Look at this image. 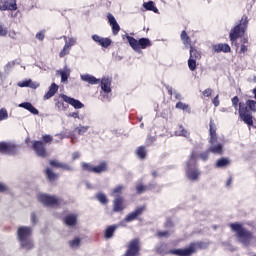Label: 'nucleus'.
Segmentation results:
<instances>
[{"instance_id":"nucleus-26","label":"nucleus","mask_w":256,"mask_h":256,"mask_svg":"<svg viewBox=\"0 0 256 256\" xmlns=\"http://www.w3.org/2000/svg\"><path fill=\"white\" fill-rule=\"evenodd\" d=\"M18 87H30L31 89H37V87H39V84L29 79L22 82H18Z\"/></svg>"},{"instance_id":"nucleus-5","label":"nucleus","mask_w":256,"mask_h":256,"mask_svg":"<svg viewBox=\"0 0 256 256\" xmlns=\"http://www.w3.org/2000/svg\"><path fill=\"white\" fill-rule=\"evenodd\" d=\"M126 39L130 45V47H132V49L134 51H137L139 53V51H141V49H147V47H151V40H149L148 38H141L139 40L135 39L132 36H126Z\"/></svg>"},{"instance_id":"nucleus-2","label":"nucleus","mask_w":256,"mask_h":256,"mask_svg":"<svg viewBox=\"0 0 256 256\" xmlns=\"http://www.w3.org/2000/svg\"><path fill=\"white\" fill-rule=\"evenodd\" d=\"M17 235L22 249H26V251L33 249V240H31L33 229H31V227L20 226L17 230Z\"/></svg>"},{"instance_id":"nucleus-17","label":"nucleus","mask_w":256,"mask_h":256,"mask_svg":"<svg viewBox=\"0 0 256 256\" xmlns=\"http://www.w3.org/2000/svg\"><path fill=\"white\" fill-rule=\"evenodd\" d=\"M144 211H145V206H141L137 208L134 212L126 216L125 221H127V223L131 221H135V219H137L140 215H143Z\"/></svg>"},{"instance_id":"nucleus-57","label":"nucleus","mask_w":256,"mask_h":256,"mask_svg":"<svg viewBox=\"0 0 256 256\" xmlns=\"http://www.w3.org/2000/svg\"><path fill=\"white\" fill-rule=\"evenodd\" d=\"M195 160H196V156H195V154H192L191 155V158H190V160H189V162H188V167L191 165V163H195Z\"/></svg>"},{"instance_id":"nucleus-7","label":"nucleus","mask_w":256,"mask_h":256,"mask_svg":"<svg viewBox=\"0 0 256 256\" xmlns=\"http://www.w3.org/2000/svg\"><path fill=\"white\" fill-rule=\"evenodd\" d=\"M38 201L43 203V205H47L48 207H57L61 205L63 199L57 198L56 196H49L47 194L38 195Z\"/></svg>"},{"instance_id":"nucleus-36","label":"nucleus","mask_w":256,"mask_h":256,"mask_svg":"<svg viewBox=\"0 0 256 256\" xmlns=\"http://www.w3.org/2000/svg\"><path fill=\"white\" fill-rule=\"evenodd\" d=\"M176 109H181L182 111H187L188 113H191V108H189V105L183 102H178L176 104Z\"/></svg>"},{"instance_id":"nucleus-25","label":"nucleus","mask_w":256,"mask_h":256,"mask_svg":"<svg viewBox=\"0 0 256 256\" xmlns=\"http://www.w3.org/2000/svg\"><path fill=\"white\" fill-rule=\"evenodd\" d=\"M65 225H68L69 227H73L77 225V215L70 214L64 218Z\"/></svg>"},{"instance_id":"nucleus-32","label":"nucleus","mask_w":256,"mask_h":256,"mask_svg":"<svg viewBox=\"0 0 256 256\" xmlns=\"http://www.w3.org/2000/svg\"><path fill=\"white\" fill-rule=\"evenodd\" d=\"M143 7L147 10V11H154V13H157V11H159L157 9V7H155V3L153 1H149L147 3L143 4Z\"/></svg>"},{"instance_id":"nucleus-30","label":"nucleus","mask_w":256,"mask_h":256,"mask_svg":"<svg viewBox=\"0 0 256 256\" xmlns=\"http://www.w3.org/2000/svg\"><path fill=\"white\" fill-rule=\"evenodd\" d=\"M105 171H107V163L105 162H102L93 168V173H103Z\"/></svg>"},{"instance_id":"nucleus-64","label":"nucleus","mask_w":256,"mask_h":256,"mask_svg":"<svg viewBox=\"0 0 256 256\" xmlns=\"http://www.w3.org/2000/svg\"><path fill=\"white\" fill-rule=\"evenodd\" d=\"M37 217L35 216L34 213L31 214V220H32V223H37Z\"/></svg>"},{"instance_id":"nucleus-11","label":"nucleus","mask_w":256,"mask_h":256,"mask_svg":"<svg viewBox=\"0 0 256 256\" xmlns=\"http://www.w3.org/2000/svg\"><path fill=\"white\" fill-rule=\"evenodd\" d=\"M92 39L95 43L100 45V47H103L104 49H107L111 47V44L113 43V40L110 38H103L97 34L92 35Z\"/></svg>"},{"instance_id":"nucleus-58","label":"nucleus","mask_w":256,"mask_h":256,"mask_svg":"<svg viewBox=\"0 0 256 256\" xmlns=\"http://www.w3.org/2000/svg\"><path fill=\"white\" fill-rule=\"evenodd\" d=\"M69 117H73L74 119H79V112H74L69 114Z\"/></svg>"},{"instance_id":"nucleus-33","label":"nucleus","mask_w":256,"mask_h":256,"mask_svg":"<svg viewBox=\"0 0 256 256\" xmlns=\"http://www.w3.org/2000/svg\"><path fill=\"white\" fill-rule=\"evenodd\" d=\"M136 154L138 155V157L140 159H145V157H147V150L145 149V147L140 146L137 150H136Z\"/></svg>"},{"instance_id":"nucleus-41","label":"nucleus","mask_w":256,"mask_h":256,"mask_svg":"<svg viewBox=\"0 0 256 256\" xmlns=\"http://www.w3.org/2000/svg\"><path fill=\"white\" fill-rule=\"evenodd\" d=\"M46 175L49 181H55L57 179V174H55L51 169L46 170Z\"/></svg>"},{"instance_id":"nucleus-13","label":"nucleus","mask_w":256,"mask_h":256,"mask_svg":"<svg viewBox=\"0 0 256 256\" xmlns=\"http://www.w3.org/2000/svg\"><path fill=\"white\" fill-rule=\"evenodd\" d=\"M139 253V239L131 240L124 256H135Z\"/></svg>"},{"instance_id":"nucleus-28","label":"nucleus","mask_w":256,"mask_h":256,"mask_svg":"<svg viewBox=\"0 0 256 256\" xmlns=\"http://www.w3.org/2000/svg\"><path fill=\"white\" fill-rule=\"evenodd\" d=\"M186 175L191 181H197V179H199V171H197V169L193 170L188 168Z\"/></svg>"},{"instance_id":"nucleus-21","label":"nucleus","mask_w":256,"mask_h":256,"mask_svg":"<svg viewBox=\"0 0 256 256\" xmlns=\"http://www.w3.org/2000/svg\"><path fill=\"white\" fill-rule=\"evenodd\" d=\"M208 151L210 153H213L214 155H223V144H221V143H217V144L213 143L209 147Z\"/></svg>"},{"instance_id":"nucleus-46","label":"nucleus","mask_w":256,"mask_h":256,"mask_svg":"<svg viewBox=\"0 0 256 256\" xmlns=\"http://www.w3.org/2000/svg\"><path fill=\"white\" fill-rule=\"evenodd\" d=\"M136 190L138 195H141V193H144V191H147V186L143 185V184H138L136 186Z\"/></svg>"},{"instance_id":"nucleus-31","label":"nucleus","mask_w":256,"mask_h":256,"mask_svg":"<svg viewBox=\"0 0 256 256\" xmlns=\"http://www.w3.org/2000/svg\"><path fill=\"white\" fill-rule=\"evenodd\" d=\"M50 165H51L52 167H56V168H58V169H69V165L63 164V163H61V162H59V161H57V160H51V161H50Z\"/></svg>"},{"instance_id":"nucleus-48","label":"nucleus","mask_w":256,"mask_h":256,"mask_svg":"<svg viewBox=\"0 0 256 256\" xmlns=\"http://www.w3.org/2000/svg\"><path fill=\"white\" fill-rule=\"evenodd\" d=\"M247 51H249V45L241 44L239 54L245 55Z\"/></svg>"},{"instance_id":"nucleus-8","label":"nucleus","mask_w":256,"mask_h":256,"mask_svg":"<svg viewBox=\"0 0 256 256\" xmlns=\"http://www.w3.org/2000/svg\"><path fill=\"white\" fill-rule=\"evenodd\" d=\"M201 59V52H199L195 47L190 46V57L188 59V67L190 71H195L197 69V61Z\"/></svg>"},{"instance_id":"nucleus-55","label":"nucleus","mask_w":256,"mask_h":256,"mask_svg":"<svg viewBox=\"0 0 256 256\" xmlns=\"http://www.w3.org/2000/svg\"><path fill=\"white\" fill-rule=\"evenodd\" d=\"M5 191H9L7 185L0 183V193H5Z\"/></svg>"},{"instance_id":"nucleus-42","label":"nucleus","mask_w":256,"mask_h":256,"mask_svg":"<svg viewBox=\"0 0 256 256\" xmlns=\"http://www.w3.org/2000/svg\"><path fill=\"white\" fill-rule=\"evenodd\" d=\"M56 107H57L58 111H65V109H67V107H69V105L65 104V102H63V101H58V102H56Z\"/></svg>"},{"instance_id":"nucleus-14","label":"nucleus","mask_w":256,"mask_h":256,"mask_svg":"<svg viewBox=\"0 0 256 256\" xmlns=\"http://www.w3.org/2000/svg\"><path fill=\"white\" fill-rule=\"evenodd\" d=\"M107 19H108L109 25L112 27L113 35H119V31H121V26H119V23H117L115 16H113V14L109 13L107 15Z\"/></svg>"},{"instance_id":"nucleus-35","label":"nucleus","mask_w":256,"mask_h":256,"mask_svg":"<svg viewBox=\"0 0 256 256\" xmlns=\"http://www.w3.org/2000/svg\"><path fill=\"white\" fill-rule=\"evenodd\" d=\"M69 51H71V44L66 43L63 50L59 53V57L63 58L65 55H69Z\"/></svg>"},{"instance_id":"nucleus-59","label":"nucleus","mask_w":256,"mask_h":256,"mask_svg":"<svg viewBox=\"0 0 256 256\" xmlns=\"http://www.w3.org/2000/svg\"><path fill=\"white\" fill-rule=\"evenodd\" d=\"M233 183V177H229V179L227 180V182H226V186L227 187H231V184Z\"/></svg>"},{"instance_id":"nucleus-40","label":"nucleus","mask_w":256,"mask_h":256,"mask_svg":"<svg viewBox=\"0 0 256 256\" xmlns=\"http://www.w3.org/2000/svg\"><path fill=\"white\" fill-rule=\"evenodd\" d=\"M123 189H125V187H123L122 185L116 186L113 190H112V195L113 197L117 196V195H121V193H123Z\"/></svg>"},{"instance_id":"nucleus-47","label":"nucleus","mask_w":256,"mask_h":256,"mask_svg":"<svg viewBox=\"0 0 256 256\" xmlns=\"http://www.w3.org/2000/svg\"><path fill=\"white\" fill-rule=\"evenodd\" d=\"M76 131H78L79 135H83L84 133H87V131H89V126H80L76 128Z\"/></svg>"},{"instance_id":"nucleus-60","label":"nucleus","mask_w":256,"mask_h":256,"mask_svg":"<svg viewBox=\"0 0 256 256\" xmlns=\"http://www.w3.org/2000/svg\"><path fill=\"white\" fill-rule=\"evenodd\" d=\"M72 157H73L74 160H75V159H79V157H81V154H80L79 152H74V153L72 154Z\"/></svg>"},{"instance_id":"nucleus-9","label":"nucleus","mask_w":256,"mask_h":256,"mask_svg":"<svg viewBox=\"0 0 256 256\" xmlns=\"http://www.w3.org/2000/svg\"><path fill=\"white\" fill-rule=\"evenodd\" d=\"M0 153L4 155H15L17 153V145L9 142H1Z\"/></svg>"},{"instance_id":"nucleus-6","label":"nucleus","mask_w":256,"mask_h":256,"mask_svg":"<svg viewBox=\"0 0 256 256\" xmlns=\"http://www.w3.org/2000/svg\"><path fill=\"white\" fill-rule=\"evenodd\" d=\"M201 249V243H191L189 247L184 249H173L169 250V255H176V256H191L193 253H197V250Z\"/></svg>"},{"instance_id":"nucleus-38","label":"nucleus","mask_w":256,"mask_h":256,"mask_svg":"<svg viewBox=\"0 0 256 256\" xmlns=\"http://www.w3.org/2000/svg\"><path fill=\"white\" fill-rule=\"evenodd\" d=\"M176 135L182 136V137H189V132L183 128V126H179L176 130Z\"/></svg>"},{"instance_id":"nucleus-45","label":"nucleus","mask_w":256,"mask_h":256,"mask_svg":"<svg viewBox=\"0 0 256 256\" xmlns=\"http://www.w3.org/2000/svg\"><path fill=\"white\" fill-rule=\"evenodd\" d=\"M80 243H81V239L75 238L74 240H71L69 242V245L70 247H72V249H75V247H79Z\"/></svg>"},{"instance_id":"nucleus-52","label":"nucleus","mask_w":256,"mask_h":256,"mask_svg":"<svg viewBox=\"0 0 256 256\" xmlns=\"http://www.w3.org/2000/svg\"><path fill=\"white\" fill-rule=\"evenodd\" d=\"M202 94L204 95V97H211V95H213V89L207 88L202 92Z\"/></svg>"},{"instance_id":"nucleus-1","label":"nucleus","mask_w":256,"mask_h":256,"mask_svg":"<svg viewBox=\"0 0 256 256\" xmlns=\"http://www.w3.org/2000/svg\"><path fill=\"white\" fill-rule=\"evenodd\" d=\"M232 106L234 109H238L239 117L248 125V127H253V113H256V101L247 100L246 103L239 102V96H234L232 99Z\"/></svg>"},{"instance_id":"nucleus-18","label":"nucleus","mask_w":256,"mask_h":256,"mask_svg":"<svg viewBox=\"0 0 256 256\" xmlns=\"http://www.w3.org/2000/svg\"><path fill=\"white\" fill-rule=\"evenodd\" d=\"M80 78L85 83H89V85H99V83H101L100 79H97L95 76L91 74H82Z\"/></svg>"},{"instance_id":"nucleus-22","label":"nucleus","mask_w":256,"mask_h":256,"mask_svg":"<svg viewBox=\"0 0 256 256\" xmlns=\"http://www.w3.org/2000/svg\"><path fill=\"white\" fill-rule=\"evenodd\" d=\"M19 107H22L23 109H26L27 111H30V113H32V115H39V110H37V108H35L34 105L31 104L30 102L21 103L19 105Z\"/></svg>"},{"instance_id":"nucleus-62","label":"nucleus","mask_w":256,"mask_h":256,"mask_svg":"<svg viewBox=\"0 0 256 256\" xmlns=\"http://www.w3.org/2000/svg\"><path fill=\"white\" fill-rule=\"evenodd\" d=\"M165 227H173V221L167 220L165 223Z\"/></svg>"},{"instance_id":"nucleus-53","label":"nucleus","mask_w":256,"mask_h":256,"mask_svg":"<svg viewBox=\"0 0 256 256\" xmlns=\"http://www.w3.org/2000/svg\"><path fill=\"white\" fill-rule=\"evenodd\" d=\"M209 150L206 152H203L200 154V159H202V161H207V159H209Z\"/></svg>"},{"instance_id":"nucleus-37","label":"nucleus","mask_w":256,"mask_h":256,"mask_svg":"<svg viewBox=\"0 0 256 256\" xmlns=\"http://www.w3.org/2000/svg\"><path fill=\"white\" fill-rule=\"evenodd\" d=\"M61 75V82L65 83L68 81L69 76L71 75V72L69 70L60 71Z\"/></svg>"},{"instance_id":"nucleus-50","label":"nucleus","mask_w":256,"mask_h":256,"mask_svg":"<svg viewBox=\"0 0 256 256\" xmlns=\"http://www.w3.org/2000/svg\"><path fill=\"white\" fill-rule=\"evenodd\" d=\"M36 39H38V41H43V39H45V30L38 32L36 34Z\"/></svg>"},{"instance_id":"nucleus-61","label":"nucleus","mask_w":256,"mask_h":256,"mask_svg":"<svg viewBox=\"0 0 256 256\" xmlns=\"http://www.w3.org/2000/svg\"><path fill=\"white\" fill-rule=\"evenodd\" d=\"M242 45H249V38H243L241 40Z\"/></svg>"},{"instance_id":"nucleus-19","label":"nucleus","mask_w":256,"mask_h":256,"mask_svg":"<svg viewBox=\"0 0 256 256\" xmlns=\"http://www.w3.org/2000/svg\"><path fill=\"white\" fill-rule=\"evenodd\" d=\"M215 53H231V46L229 44H216L212 46Z\"/></svg>"},{"instance_id":"nucleus-39","label":"nucleus","mask_w":256,"mask_h":256,"mask_svg":"<svg viewBox=\"0 0 256 256\" xmlns=\"http://www.w3.org/2000/svg\"><path fill=\"white\" fill-rule=\"evenodd\" d=\"M96 198L98 199V201L100 202V203H102L103 205H105V204H107L108 203V199H107V196L105 195V194H103V193H98L97 195H96Z\"/></svg>"},{"instance_id":"nucleus-27","label":"nucleus","mask_w":256,"mask_h":256,"mask_svg":"<svg viewBox=\"0 0 256 256\" xmlns=\"http://www.w3.org/2000/svg\"><path fill=\"white\" fill-rule=\"evenodd\" d=\"M229 165H231L229 158H220L216 162L217 169H223V167H229Z\"/></svg>"},{"instance_id":"nucleus-12","label":"nucleus","mask_w":256,"mask_h":256,"mask_svg":"<svg viewBox=\"0 0 256 256\" xmlns=\"http://www.w3.org/2000/svg\"><path fill=\"white\" fill-rule=\"evenodd\" d=\"M32 148L34 149L38 157H47V151L45 150V144L41 141L32 142Z\"/></svg>"},{"instance_id":"nucleus-34","label":"nucleus","mask_w":256,"mask_h":256,"mask_svg":"<svg viewBox=\"0 0 256 256\" xmlns=\"http://www.w3.org/2000/svg\"><path fill=\"white\" fill-rule=\"evenodd\" d=\"M181 40L183 41L184 45H191V38L187 35L185 30L181 33Z\"/></svg>"},{"instance_id":"nucleus-49","label":"nucleus","mask_w":256,"mask_h":256,"mask_svg":"<svg viewBox=\"0 0 256 256\" xmlns=\"http://www.w3.org/2000/svg\"><path fill=\"white\" fill-rule=\"evenodd\" d=\"M42 141L44 142V143H53V136H51V135H43L42 136Z\"/></svg>"},{"instance_id":"nucleus-29","label":"nucleus","mask_w":256,"mask_h":256,"mask_svg":"<svg viewBox=\"0 0 256 256\" xmlns=\"http://www.w3.org/2000/svg\"><path fill=\"white\" fill-rule=\"evenodd\" d=\"M115 231H117V226H115V225L108 226L104 232L105 239H111V237H113V234L115 233Z\"/></svg>"},{"instance_id":"nucleus-43","label":"nucleus","mask_w":256,"mask_h":256,"mask_svg":"<svg viewBox=\"0 0 256 256\" xmlns=\"http://www.w3.org/2000/svg\"><path fill=\"white\" fill-rule=\"evenodd\" d=\"M9 118V113L7 112V109L2 108L0 110V121H5V119Z\"/></svg>"},{"instance_id":"nucleus-20","label":"nucleus","mask_w":256,"mask_h":256,"mask_svg":"<svg viewBox=\"0 0 256 256\" xmlns=\"http://www.w3.org/2000/svg\"><path fill=\"white\" fill-rule=\"evenodd\" d=\"M59 91V86L55 83H52L49 87L48 92L44 95V101L51 99V97H55V94Z\"/></svg>"},{"instance_id":"nucleus-4","label":"nucleus","mask_w":256,"mask_h":256,"mask_svg":"<svg viewBox=\"0 0 256 256\" xmlns=\"http://www.w3.org/2000/svg\"><path fill=\"white\" fill-rule=\"evenodd\" d=\"M230 229L236 233V237H238L243 245H249L251 243V239H253V233L243 228V224L232 223L230 224Z\"/></svg>"},{"instance_id":"nucleus-56","label":"nucleus","mask_w":256,"mask_h":256,"mask_svg":"<svg viewBox=\"0 0 256 256\" xmlns=\"http://www.w3.org/2000/svg\"><path fill=\"white\" fill-rule=\"evenodd\" d=\"M212 103L215 107H219V95H217L213 100H212Z\"/></svg>"},{"instance_id":"nucleus-23","label":"nucleus","mask_w":256,"mask_h":256,"mask_svg":"<svg viewBox=\"0 0 256 256\" xmlns=\"http://www.w3.org/2000/svg\"><path fill=\"white\" fill-rule=\"evenodd\" d=\"M123 209H125V206H123V197L118 196L114 200L113 211H115V213H119V211H123Z\"/></svg>"},{"instance_id":"nucleus-10","label":"nucleus","mask_w":256,"mask_h":256,"mask_svg":"<svg viewBox=\"0 0 256 256\" xmlns=\"http://www.w3.org/2000/svg\"><path fill=\"white\" fill-rule=\"evenodd\" d=\"M0 11H17V0H1Z\"/></svg>"},{"instance_id":"nucleus-51","label":"nucleus","mask_w":256,"mask_h":256,"mask_svg":"<svg viewBox=\"0 0 256 256\" xmlns=\"http://www.w3.org/2000/svg\"><path fill=\"white\" fill-rule=\"evenodd\" d=\"M7 33V28L3 27V25H0V37H7Z\"/></svg>"},{"instance_id":"nucleus-44","label":"nucleus","mask_w":256,"mask_h":256,"mask_svg":"<svg viewBox=\"0 0 256 256\" xmlns=\"http://www.w3.org/2000/svg\"><path fill=\"white\" fill-rule=\"evenodd\" d=\"M82 169H83L84 171H88L89 173H93L94 166L91 165V164H89V163L83 162V163H82Z\"/></svg>"},{"instance_id":"nucleus-16","label":"nucleus","mask_w":256,"mask_h":256,"mask_svg":"<svg viewBox=\"0 0 256 256\" xmlns=\"http://www.w3.org/2000/svg\"><path fill=\"white\" fill-rule=\"evenodd\" d=\"M209 135H210V140L209 143L210 145H213V143L217 142V125H215V122L213 119L210 120L209 124Z\"/></svg>"},{"instance_id":"nucleus-15","label":"nucleus","mask_w":256,"mask_h":256,"mask_svg":"<svg viewBox=\"0 0 256 256\" xmlns=\"http://www.w3.org/2000/svg\"><path fill=\"white\" fill-rule=\"evenodd\" d=\"M62 99L63 101H65V103H68V105H72L74 109H83L85 107V105L81 103V101L71 98L67 95H62Z\"/></svg>"},{"instance_id":"nucleus-24","label":"nucleus","mask_w":256,"mask_h":256,"mask_svg":"<svg viewBox=\"0 0 256 256\" xmlns=\"http://www.w3.org/2000/svg\"><path fill=\"white\" fill-rule=\"evenodd\" d=\"M101 89H102V91H104V93H111V79L102 78Z\"/></svg>"},{"instance_id":"nucleus-54","label":"nucleus","mask_w":256,"mask_h":256,"mask_svg":"<svg viewBox=\"0 0 256 256\" xmlns=\"http://www.w3.org/2000/svg\"><path fill=\"white\" fill-rule=\"evenodd\" d=\"M157 237H169V231H158Z\"/></svg>"},{"instance_id":"nucleus-63","label":"nucleus","mask_w":256,"mask_h":256,"mask_svg":"<svg viewBox=\"0 0 256 256\" xmlns=\"http://www.w3.org/2000/svg\"><path fill=\"white\" fill-rule=\"evenodd\" d=\"M166 89H167L169 95H173V87H171V86H166Z\"/></svg>"},{"instance_id":"nucleus-3","label":"nucleus","mask_w":256,"mask_h":256,"mask_svg":"<svg viewBox=\"0 0 256 256\" xmlns=\"http://www.w3.org/2000/svg\"><path fill=\"white\" fill-rule=\"evenodd\" d=\"M249 25V19L246 15L242 17L240 23L231 29L229 37L232 45H236L239 48V44H237V39H241L243 35H245V31H247V27Z\"/></svg>"}]
</instances>
